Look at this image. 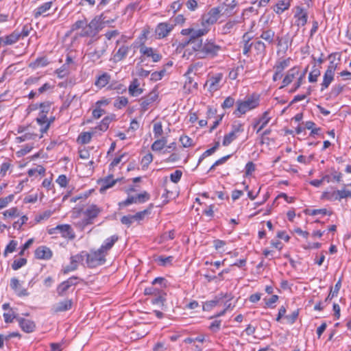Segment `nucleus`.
<instances>
[{"label":"nucleus","mask_w":351,"mask_h":351,"mask_svg":"<svg viewBox=\"0 0 351 351\" xmlns=\"http://www.w3.org/2000/svg\"><path fill=\"white\" fill-rule=\"evenodd\" d=\"M27 259L25 258H20L13 261L12 268L14 270H18L27 264Z\"/></svg>","instance_id":"obj_50"},{"label":"nucleus","mask_w":351,"mask_h":351,"mask_svg":"<svg viewBox=\"0 0 351 351\" xmlns=\"http://www.w3.org/2000/svg\"><path fill=\"white\" fill-rule=\"evenodd\" d=\"M222 48L213 40L206 39L204 43H196L193 47L195 56L197 58H214L218 56Z\"/></svg>","instance_id":"obj_1"},{"label":"nucleus","mask_w":351,"mask_h":351,"mask_svg":"<svg viewBox=\"0 0 351 351\" xmlns=\"http://www.w3.org/2000/svg\"><path fill=\"white\" fill-rule=\"evenodd\" d=\"M237 138V135L236 134L232 132H230L228 134L224 136L222 144L223 146H228Z\"/></svg>","instance_id":"obj_49"},{"label":"nucleus","mask_w":351,"mask_h":351,"mask_svg":"<svg viewBox=\"0 0 351 351\" xmlns=\"http://www.w3.org/2000/svg\"><path fill=\"white\" fill-rule=\"evenodd\" d=\"M153 207L152 204H149V208L145 209L144 210L136 213L135 215H132L134 221H140L144 219L146 215H149L151 213V210Z\"/></svg>","instance_id":"obj_38"},{"label":"nucleus","mask_w":351,"mask_h":351,"mask_svg":"<svg viewBox=\"0 0 351 351\" xmlns=\"http://www.w3.org/2000/svg\"><path fill=\"white\" fill-rule=\"evenodd\" d=\"M53 213V211H52L51 210H45L43 213L37 215L35 218V220L37 222H40L43 220H47L52 215Z\"/></svg>","instance_id":"obj_57"},{"label":"nucleus","mask_w":351,"mask_h":351,"mask_svg":"<svg viewBox=\"0 0 351 351\" xmlns=\"http://www.w3.org/2000/svg\"><path fill=\"white\" fill-rule=\"evenodd\" d=\"M289 7V3L285 1H279L278 3L276 5V8H274V11L280 14L283 12L285 10H287Z\"/></svg>","instance_id":"obj_43"},{"label":"nucleus","mask_w":351,"mask_h":351,"mask_svg":"<svg viewBox=\"0 0 351 351\" xmlns=\"http://www.w3.org/2000/svg\"><path fill=\"white\" fill-rule=\"evenodd\" d=\"M85 258H86L85 251H82L80 253H79L76 255L71 256L70 258V260L78 265V263H82L84 260Z\"/></svg>","instance_id":"obj_58"},{"label":"nucleus","mask_w":351,"mask_h":351,"mask_svg":"<svg viewBox=\"0 0 351 351\" xmlns=\"http://www.w3.org/2000/svg\"><path fill=\"white\" fill-rule=\"evenodd\" d=\"M119 179H113V175L110 174L102 179L100 182L101 184L99 189L101 193L104 192L108 189L112 187L116 183H117Z\"/></svg>","instance_id":"obj_25"},{"label":"nucleus","mask_w":351,"mask_h":351,"mask_svg":"<svg viewBox=\"0 0 351 351\" xmlns=\"http://www.w3.org/2000/svg\"><path fill=\"white\" fill-rule=\"evenodd\" d=\"M334 75L335 74L332 73L325 71L323 76V81L322 83L321 84V91H323L328 88V86L334 80Z\"/></svg>","instance_id":"obj_34"},{"label":"nucleus","mask_w":351,"mask_h":351,"mask_svg":"<svg viewBox=\"0 0 351 351\" xmlns=\"http://www.w3.org/2000/svg\"><path fill=\"white\" fill-rule=\"evenodd\" d=\"M260 104V95L256 93L247 95L245 99H238L236 101V109L233 114L240 117L247 112L254 110Z\"/></svg>","instance_id":"obj_2"},{"label":"nucleus","mask_w":351,"mask_h":351,"mask_svg":"<svg viewBox=\"0 0 351 351\" xmlns=\"http://www.w3.org/2000/svg\"><path fill=\"white\" fill-rule=\"evenodd\" d=\"M138 48L141 53L140 63H144L147 58H151L153 62H158L162 59V55L156 49L147 47L143 43H140Z\"/></svg>","instance_id":"obj_5"},{"label":"nucleus","mask_w":351,"mask_h":351,"mask_svg":"<svg viewBox=\"0 0 351 351\" xmlns=\"http://www.w3.org/2000/svg\"><path fill=\"white\" fill-rule=\"evenodd\" d=\"M119 240V237L116 234L112 235L108 238H107L104 243L101 245L99 249L103 251L104 252H106L108 254V251L110 250L114 243Z\"/></svg>","instance_id":"obj_28"},{"label":"nucleus","mask_w":351,"mask_h":351,"mask_svg":"<svg viewBox=\"0 0 351 351\" xmlns=\"http://www.w3.org/2000/svg\"><path fill=\"white\" fill-rule=\"evenodd\" d=\"M294 17L296 19L295 25L298 27L304 26L307 23L308 13L306 10L301 7L298 6L296 8Z\"/></svg>","instance_id":"obj_18"},{"label":"nucleus","mask_w":351,"mask_h":351,"mask_svg":"<svg viewBox=\"0 0 351 351\" xmlns=\"http://www.w3.org/2000/svg\"><path fill=\"white\" fill-rule=\"evenodd\" d=\"M37 134L30 132H26L24 134L16 138V142L21 143L29 140L35 139Z\"/></svg>","instance_id":"obj_45"},{"label":"nucleus","mask_w":351,"mask_h":351,"mask_svg":"<svg viewBox=\"0 0 351 351\" xmlns=\"http://www.w3.org/2000/svg\"><path fill=\"white\" fill-rule=\"evenodd\" d=\"M153 132L155 138H159L163 133L162 125L161 122H156L154 124Z\"/></svg>","instance_id":"obj_55"},{"label":"nucleus","mask_w":351,"mask_h":351,"mask_svg":"<svg viewBox=\"0 0 351 351\" xmlns=\"http://www.w3.org/2000/svg\"><path fill=\"white\" fill-rule=\"evenodd\" d=\"M220 16H224L219 5L210 8L208 12L202 16V25L203 26L215 24Z\"/></svg>","instance_id":"obj_6"},{"label":"nucleus","mask_w":351,"mask_h":351,"mask_svg":"<svg viewBox=\"0 0 351 351\" xmlns=\"http://www.w3.org/2000/svg\"><path fill=\"white\" fill-rule=\"evenodd\" d=\"M237 5L236 0H225V1L219 5L222 10L223 14L226 16H230L234 14V10Z\"/></svg>","instance_id":"obj_17"},{"label":"nucleus","mask_w":351,"mask_h":351,"mask_svg":"<svg viewBox=\"0 0 351 351\" xmlns=\"http://www.w3.org/2000/svg\"><path fill=\"white\" fill-rule=\"evenodd\" d=\"M128 104V99L127 97H118L114 102V106L118 109H121L122 108L126 106Z\"/></svg>","instance_id":"obj_44"},{"label":"nucleus","mask_w":351,"mask_h":351,"mask_svg":"<svg viewBox=\"0 0 351 351\" xmlns=\"http://www.w3.org/2000/svg\"><path fill=\"white\" fill-rule=\"evenodd\" d=\"M348 186L350 188L349 189H343L332 193L324 192L322 195V197L330 201H340L343 198L351 197V183L348 184Z\"/></svg>","instance_id":"obj_8"},{"label":"nucleus","mask_w":351,"mask_h":351,"mask_svg":"<svg viewBox=\"0 0 351 351\" xmlns=\"http://www.w3.org/2000/svg\"><path fill=\"white\" fill-rule=\"evenodd\" d=\"M320 70L317 68H315V66H314L313 70L310 72L308 75L309 82H316L317 81V77L320 75Z\"/></svg>","instance_id":"obj_48"},{"label":"nucleus","mask_w":351,"mask_h":351,"mask_svg":"<svg viewBox=\"0 0 351 351\" xmlns=\"http://www.w3.org/2000/svg\"><path fill=\"white\" fill-rule=\"evenodd\" d=\"M167 280L162 277L156 278L152 282V285H159V289H161L167 287Z\"/></svg>","instance_id":"obj_62"},{"label":"nucleus","mask_w":351,"mask_h":351,"mask_svg":"<svg viewBox=\"0 0 351 351\" xmlns=\"http://www.w3.org/2000/svg\"><path fill=\"white\" fill-rule=\"evenodd\" d=\"M162 293V291L159 288L154 287V285L149 287H147L144 290V294L145 295H158V294Z\"/></svg>","instance_id":"obj_52"},{"label":"nucleus","mask_w":351,"mask_h":351,"mask_svg":"<svg viewBox=\"0 0 351 351\" xmlns=\"http://www.w3.org/2000/svg\"><path fill=\"white\" fill-rule=\"evenodd\" d=\"M140 82L138 79L135 78L134 79L129 87H128V92L129 94L132 97H137L143 93V89L141 88H139Z\"/></svg>","instance_id":"obj_27"},{"label":"nucleus","mask_w":351,"mask_h":351,"mask_svg":"<svg viewBox=\"0 0 351 351\" xmlns=\"http://www.w3.org/2000/svg\"><path fill=\"white\" fill-rule=\"evenodd\" d=\"M153 160V155L151 153H148L145 155L141 160V165L143 169H145L147 168L149 165Z\"/></svg>","instance_id":"obj_56"},{"label":"nucleus","mask_w":351,"mask_h":351,"mask_svg":"<svg viewBox=\"0 0 351 351\" xmlns=\"http://www.w3.org/2000/svg\"><path fill=\"white\" fill-rule=\"evenodd\" d=\"M56 229L58 233H60L63 238L73 239L75 237L73 229L69 224L58 225Z\"/></svg>","instance_id":"obj_23"},{"label":"nucleus","mask_w":351,"mask_h":351,"mask_svg":"<svg viewBox=\"0 0 351 351\" xmlns=\"http://www.w3.org/2000/svg\"><path fill=\"white\" fill-rule=\"evenodd\" d=\"M221 298L216 296L214 300L205 302L203 304V310L206 311H210L213 307L217 305Z\"/></svg>","instance_id":"obj_41"},{"label":"nucleus","mask_w":351,"mask_h":351,"mask_svg":"<svg viewBox=\"0 0 351 351\" xmlns=\"http://www.w3.org/2000/svg\"><path fill=\"white\" fill-rule=\"evenodd\" d=\"M298 74L299 69L298 67L294 66L289 69L282 80V85L280 86V88H284L291 84L295 76Z\"/></svg>","instance_id":"obj_26"},{"label":"nucleus","mask_w":351,"mask_h":351,"mask_svg":"<svg viewBox=\"0 0 351 351\" xmlns=\"http://www.w3.org/2000/svg\"><path fill=\"white\" fill-rule=\"evenodd\" d=\"M34 254L38 259L49 260L52 257L53 253L49 247L43 245L36 249Z\"/></svg>","instance_id":"obj_22"},{"label":"nucleus","mask_w":351,"mask_h":351,"mask_svg":"<svg viewBox=\"0 0 351 351\" xmlns=\"http://www.w3.org/2000/svg\"><path fill=\"white\" fill-rule=\"evenodd\" d=\"M235 100L233 97L229 96L225 99L223 102L221 104V108L223 109L230 108L234 106Z\"/></svg>","instance_id":"obj_64"},{"label":"nucleus","mask_w":351,"mask_h":351,"mask_svg":"<svg viewBox=\"0 0 351 351\" xmlns=\"http://www.w3.org/2000/svg\"><path fill=\"white\" fill-rule=\"evenodd\" d=\"M115 115L112 114L111 116H106L105 117L100 123L95 127V130H99L100 131L105 132L108 130L109 127V124L112 121V120L114 119Z\"/></svg>","instance_id":"obj_32"},{"label":"nucleus","mask_w":351,"mask_h":351,"mask_svg":"<svg viewBox=\"0 0 351 351\" xmlns=\"http://www.w3.org/2000/svg\"><path fill=\"white\" fill-rule=\"evenodd\" d=\"M101 29V21L99 19L94 18L89 23H86V27L82 29L80 36L81 37H93L97 35Z\"/></svg>","instance_id":"obj_7"},{"label":"nucleus","mask_w":351,"mask_h":351,"mask_svg":"<svg viewBox=\"0 0 351 351\" xmlns=\"http://www.w3.org/2000/svg\"><path fill=\"white\" fill-rule=\"evenodd\" d=\"M269 114V112L267 110L263 113L260 118L255 119L252 126L254 129L257 128L256 133L260 132L269 123L271 120Z\"/></svg>","instance_id":"obj_13"},{"label":"nucleus","mask_w":351,"mask_h":351,"mask_svg":"<svg viewBox=\"0 0 351 351\" xmlns=\"http://www.w3.org/2000/svg\"><path fill=\"white\" fill-rule=\"evenodd\" d=\"M130 47L128 46L122 45L120 47L114 55V61L119 62L123 60L127 56Z\"/></svg>","instance_id":"obj_33"},{"label":"nucleus","mask_w":351,"mask_h":351,"mask_svg":"<svg viewBox=\"0 0 351 351\" xmlns=\"http://www.w3.org/2000/svg\"><path fill=\"white\" fill-rule=\"evenodd\" d=\"M158 97V93L156 90H152L147 95L141 99V108L143 112L148 110L149 107L156 101Z\"/></svg>","instance_id":"obj_12"},{"label":"nucleus","mask_w":351,"mask_h":351,"mask_svg":"<svg viewBox=\"0 0 351 351\" xmlns=\"http://www.w3.org/2000/svg\"><path fill=\"white\" fill-rule=\"evenodd\" d=\"M275 32L270 28H263L261 29L258 39L265 40L267 45H273L276 39Z\"/></svg>","instance_id":"obj_16"},{"label":"nucleus","mask_w":351,"mask_h":351,"mask_svg":"<svg viewBox=\"0 0 351 351\" xmlns=\"http://www.w3.org/2000/svg\"><path fill=\"white\" fill-rule=\"evenodd\" d=\"M102 209L95 204L89 206L84 211V218L79 221L76 226L82 230H84L87 226L93 223V220L97 218L101 213Z\"/></svg>","instance_id":"obj_3"},{"label":"nucleus","mask_w":351,"mask_h":351,"mask_svg":"<svg viewBox=\"0 0 351 351\" xmlns=\"http://www.w3.org/2000/svg\"><path fill=\"white\" fill-rule=\"evenodd\" d=\"M92 138V134L90 132H82L78 136V141L82 144L88 143Z\"/></svg>","instance_id":"obj_53"},{"label":"nucleus","mask_w":351,"mask_h":351,"mask_svg":"<svg viewBox=\"0 0 351 351\" xmlns=\"http://www.w3.org/2000/svg\"><path fill=\"white\" fill-rule=\"evenodd\" d=\"M18 322L21 330L26 333H31L36 329V324L34 321L20 317Z\"/></svg>","instance_id":"obj_20"},{"label":"nucleus","mask_w":351,"mask_h":351,"mask_svg":"<svg viewBox=\"0 0 351 351\" xmlns=\"http://www.w3.org/2000/svg\"><path fill=\"white\" fill-rule=\"evenodd\" d=\"M167 143L166 137H162L161 138L157 139L154 142L151 146V149L154 152H159L162 150Z\"/></svg>","instance_id":"obj_35"},{"label":"nucleus","mask_w":351,"mask_h":351,"mask_svg":"<svg viewBox=\"0 0 351 351\" xmlns=\"http://www.w3.org/2000/svg\"><path fill=\"white\" fill-rule=\"evenodd\" d=\"M73 304V302L71 299H66L54 304L51 308V311L55 313L67 311L71 309Z\"/></svg>","instance_id":"obj_15"},{"label":"nucleus","mask_w":351,"mask_h":351,"mask_svg":"<svg viewBox=\"0 0 351 351\" xmlns=\"http://www.w3.org/2000/svg\"><path fill=\"white\" fill-rule=\"evenodd\" d=\"M291 58H288L287 59L278 61L274 66V69L279 72L282 73V71L289 66Z\"/></svg>","instance_id":"obj_39"},{"label":"nucleus","mask_w":351,"mask_h":351,"mask_svg":"<svg viewBox=\"0 0 351 351\" xmlns=\"http://www.w3.org/2000/svg\"><path fill=\"white\" fill-rule=\"evenodd\" d=\"M222 77L221 73H217L207 80L205 86H208V89L210 92L213 93L219 89V83L222 80Z\"/></svg>","instance_id":"obj_19"},{"label":"nucleus","mask_w":351,"mask_h":351,"mask_svg":"<svg viewBox=\"0 0 351 351\" xmlns=\"http://www.w3.org/2000/svg\"><path fill=\"white\" fill-rule=\"evenodd\" d=\"M45 173V169L42 165H38L35 168L29 169L27 171V174L29 176H33L36 173L39 175H44Z\"/></svg>","instance_id":"obj_51"},{"label":"nucleus","mask_w":351,"mask_h":351,"mask_svg":"<svg viewBox=\"0 0 351 351\" xmlns=\"http://www.w3.org/2000/svg\"><path fill=\"white\" fill-rule=\"evenodd\" d=\"M253 47L256 51L257 56L264 57L266 55V43H265L258 38L256 39L254 42H253Z\"/></svg>","instance_id":"obj_29"},{"label":"nucleus","mask_w":351,"mask_h":351,"mask_svg":"<svg viewBox=\"0 0 351 351\" xmlns=\"http://www.w3.org/2000/svg\"><path fill=\"white\" fill-rule=\"evenodd\" d=\"M71 287L66 280L62 282L56 288V292L58 296L63 297L66 295V292L70 289Z\"/></svg>","instance_id":"obj_37"},{"label":"nucleus","mask_w":351,"mask_h":351,"mask_svg":"<svg viewBox=\"0 0 351 351\" xmlns=\"http://www.w3.org/2000/svg\"><path fill=\"white\" fill-rule=\"evenodd\" d=\"M108 44L106 42L97 43V47L93 51L89 53L88 56L93 61L99 60L106 51Z\"/></svg>","instance_id":"obj_14"},{"label":"nucleus","mask_w":351,"mask_h":351,"mask_svg":"<svg viewBox=\"0 0 351 351\" xmlns=\"http://www.w3.org/2000/svg\"><path fill=\"white\" fill-rule=\"evenodd\" d=\"M51 104L49 101H45V102L39 104V108H40L39 114H41L43 116H47L49 111L50 110Z\"/></svg>","instance_id":"obj_46"},{"label":"nucleus","mask_w":351,"mask_h":351,"mask_svg":"<svg viewBox=\"0 0 351 351\" xmlns=\"http://www.w3.org/2000/svg\"><path fill=\"white\" fill-rule=\"evenodd\" d=\"M17 244L18 243L16 241L11 240L5 247V249L3 252V256L6 257L8 253H12L14 252L16 250Z\"/></svg>","instance_id":"obj_47"},{"label":"nucleus","mask_w":351,"mask_h":351,"mask_svg":"<svg viewBox=\"0 0 351 351\" xmlns=\"http://www.w3.org/2000/svg\"><path fill=\"white\" fill-rule=\"evenodd\" d=\"M110 80V75L108 73H104L97 78L95 85L99 88L105 87Z\"/></svg>","instance_id":"obj_31"},{"label":"nucleus","mask_w":351,"mask_h":351,"mask_svg":"<svg viewBox=\"0 0 351 351\" xmlns=\"http://www.w3.org/2000/svg\"><path fill=\"white\" fill-rule=\"evenodd\" d=\"M275 41L277 42V46L282 48L285 52L288 49L289 40H288V38L287 36L280 37L279 36H276Z\"/></svg>","instance_id":"obj_40"},{"label":"nucleus","mask_w":351,"mask_h":351,"mask_svg":"<svg viewBox=\"0 0 351 351\" xmlns=\"http://www.w3.org/2000/svg\"><path fill=\"white\" fill-rule=\"evenodd\" d=\"M165 73H166V70L165 69L160 71L153 72L151 74L150 80L154 81V82H157L158 80H160L165 75Z\"/></svg>","instance_id":"obj_60"},{"label":"nucleus","mask_w":351,"mask_h":351,"mask_svg":"<svg viewBox=\"0 0 351 351\" xmlns=\"http://www.w3.org/2000/svg\"><path fill=\"white\" fill-rule=\"evenodd\" d=\"M3 317L5 323H12L14 319H16L18 321V319L20 318V317L14 312H12V313H4Z\"/></svg>","instance_id":"obj_63"},{"label":"nucleus","mask_w":351,"mask_h":351,"mask_svg":"<svg viewBox=\"0 0 351 351\" xmlns=\"http://www.w3.org/2000/svg\"><path fill=\"white\" fill-rule=\"evenodd\" d=\"M52 5V1L45 2L41 5L38 6L33 11V16L34 18L37 19L42 15H45V13L47 12Z\"/></svg>","instance_id":"obj_30"},{"label":"nucleus","mask_w":351,"mask_h":351,"mask_svg":"<svg viewBox=\"0 0 351 351\" xmlns=\"http://www.w3.org/2000/svg\"><path fill=\"white\" fill-rule=\"evenodd\" d=\"M10 286L19 297L27 296L29 295L27 290L21 287L19 280L16 278H11Z\"/></svg>","instance_id":"obj_21"},{"label":"nucleus","mask_w":351,"mask_h":351,"mask_svg":"<svg viewBox=\"0 0 351 351\" xmlns=\"http://www.w3.org/2000/svg\"><path fill=\"white\" fill-rule=\"evenodd\" d=\"M304 213H305V214L309 215L311 216H314V215H319V214L323 215H331V213H328L326 208L313 209V210L306 209L304 210Z\"/></svg>","instance_id":"obj_42"},{"label":"nucleus","mask_w":351,"mask_h":351,"mask_svg":"<svg viewBox=\"0 0 351 351\" xmlns=\"http://www.w3.org/2000/svg\"><path fill=\"white\" fill-rule=\"evenodd\" d=\"M49 64L48 60L46 57L37 58L34 62L30 63L29 67L36 69L38 67L46 66Z\"/></svg>","instance_id":"obj_36"},{"label":"nucleus","mask_w":351,"mask_h":351,"mask_svg":"<svg viewBox=\"0 0 351 351\" xmlns=\"http://www.w3.org/2000/svg\"><path fill=\"white\" fill-rule=\"evenodd\" d=\"M208 31V30L206 29V28L198 29H195L192 28L191 37L189 38V39L184 42V46L186 45H191L192 49L193 50L195 43L202 42V39L201 38V37L207 34Z\"/></svg>","instance_id":"obj_10"},{"label":"nucleus","mask_w":351,"mask_h":351,"mask_svg":"<svg viewBox=\"0 0 351 351\" xmlns=\"http://www.w3.org/2000/svg\"><path fill=\"white\" fill-rule=\"evenodd\" d=\"M32 29V27L31 25L26 24L23 26V28L21 30L19 29V34H20V39H23L25 37H27L29 34L30 31Z\"/></svg>","instance_id":"obj_59"},{"label":"nucleus","mask_w":351,"mask_h":351,"mask_svg":"<svg viewBox=\"0 0 351 351\" xmlns=\"http://www.w3.org/2000/svg\"><path fill=\"white\" fill-rule=\"evenodd\" d=\"M86 264L89 268H95L104 265L106 261L107 253L104 252L99 248L97 250H90V252L85 251Z\"/></svg>","instance_id":"obj_4"},{"label":"nucleus","mask_w":351,"mask_h":351,"mask_svg":"<svg viewBox=\"0 0 351 351\" xmlns=\"http://www.w3.org/2000/svg\"><path fill=\"white\" fill-rule=\"evenodd\" d=\"M150 199V195L147 191H143L136 196H128V198L119 203V207H125L132 204L145 203Z\"/></svg>","instance_id":"obj_9"},{"label":"nucleus","mask_w":351,"mask_h":351,"mask_svg":"<svg viewBox=\"0 0 351 351\" xmlns=\"http://www.w3.org/2000/svg\"><path fill=\"white\" fill-rule=\"evenodd\" d=\"M86 19H84L83 20H78L75 23H73L71 26V31H75L79 29H84L86 27Z\"/></svg>","instance_id":"obj_61"},{"label":"nucleus","mask_w":351,"mask_h":351,"mask_svg":"<svg viewBox=\"0 0 351 351\" xmlns=\"http://www.w3.org/2000/svg\"><path fill=\"white\" fill-rule=\"evenodd\" d=\"M3 46L12 45L20 40L19 29H15L11 34L2 36Z\"/></svg>","instance_id":"obj_24"},{"label":"nucleus","mask_w":351,"mask_h":351,"mask_svg":"<svg viewBox=\"0 0 351 351\" xmlns=\"http://www.w3.org/2000/svg\"><path fill=\"white\" fill-rule=\"evenodd\" d=\"M237 24V21L233 20V21H228L225 25H223L222 27V33L223 34H229L230 33V32L232 31V29L234 27V26L236 25Z\"/></svg>","instance_id":"obj_54"},{"label":"nucleus","mask_w":351,"mask_h":351,"mask_svg":"<svg viewBox=\"0 0 351 351\" xmlns=\"http://www.w3.org/2000/svg\"><path fill=\"white\" fill-rule=\"evenodd\" d=\"M174 25L163 22L157 25L155 29L156 36L158 39H162L167 37L169 33L173 30Z\"/></svg>","instance_id":"obj_11"}]
</instances>
